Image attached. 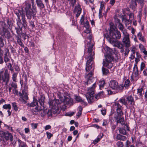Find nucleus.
<instances>
[{"label":"nucleus","instance_id":"f257e3e1","mask_svg":"<svg viewBox=\"0 0 147 147\" xmlns=\"http://www.w3.org/2000/svg\"><path fill=\"white\" fill-rule=\"evenodd\" d=\"M123 108L118 102L114 103L111 108V111L109 115V119L117 120V123H120L122 124L124 123V118L121 117L123 114L122 112Z\"/></svg>","mask_w":147,"mask_h":147},{"label":"nucleus","instance_id":"f03ea898","mask_svg":"<svg viewBox=\"0 0 147 147\" xmlns=\"http://www.w3.org/2000/svg\"><path fill=\"white\" fill-rule=\"evenodd\" d=\"M110 42L113 44L119 49L123 48L124 45L121 42L116 41V39H119L121 37L120 33L116 28L115 25L112 23H110Z\"/></svg>","mask_w":147,"mask_h":147},{"label":"nucleus","instance_id":"7ed1b4c3","mask_svg":"<svg viewBox=\"0 0 147 147\" xmlns=\"http://www.w3.org/2000/svg\"><path fill=\"white\" fill-rule=\"evenodd\" d=\"M94 44H90L85 45L84 55L86 59H87L86 63V70L89 71L93 67V60L94 58V53L93 50Z\"/></svg>","mask_w":147,"mask_h":147},{"label":"nucleus","instance_id":"20e7f679","mask_svg":"<svg viewBox=\"0 0 147 147\" xmlns=\"http://www.w3.org/2000/svg\"><path fill=\"white\" fill-rule=\"evenodd\" d=\"M96 85V83H94L93 84L92 87L88 88L86 94V97L89 103H92L100 98L103 97L105 96L104 92L102 91L95 95V96H94Z\"/></svg>","mask_w":147,"mask_h":147},{"label":"nucleus","instance_id":"39448f33","mask_svg":"<svg viewBox=\"0 0 147 147\" xmlns=\"http://www.w3.org/2000/svg\"><path fill=\"white\" fill-rule=\"evenodd\" d=\"M34 0H32V8L30 4L27 2H25L24 7L26 15L28 19L30 20L32 17L34 18L37 12L36 6L34 4Z\"/></svg>","mask_w":147,"mask_h":147},{"label":"nucleus","instance_id":"423d86ee","mask_svg":"<svg viewBox=\"0 0 147 147\" xmlns=\"http://www.w3.org/2000/svg\"><path fill=\"white\" fill-rule=\"evenodd\" d=\"M59 101V100L55 99L50 100L49 102L50 106L51 107V111L53 114L58 113L59 112V108L61 107L60 104L62 103L61 99H60V102H58Z\"/></svg>","mask_w":147,"mask_h":147},{"label":"nucleus","instance_id":"0eeeda50","mask_svg":"<svg viewBox=\"0 0 147 147\" xmlns=\"http://www.w3.org/2000/svg\"><path fill=\"white\" fill-rule=\"evenodd\" d=\"M84 27L86 28V29L84 30V32L82 34V36L84 37L85 38H87L89 40V41H88L87 42V40H85V43L87 44L85 45H87L89 44V43L92 44L93 43H92L91 42V39L92 38V35L90 34V29L89 27V23L88 21L86 20L85 22L83 24Z\"/></svg>","mask_w":147,"mask_h":147},{"label":"nucleus","instance_id":"6e6552de","mask_svg":"<svg viewBox=\"0 0 147 147\" xmlns=\"http://www.w3.org/2000/svg\"><path fill=\"white\" fill-rule=\"evenodd\" d=\"M129 36V34L127 31H123V38L122 41L124 46L127 48L131 46Z\"/></svg>","mask_w":147,"mask_h":147},{"label":"nucleus","instance_id":"1a4fd4ad","mask_svg":"<svg viewBox=\"0 0 147 147\" xmlns=\"http://www.w3.org/2000/svg\"><path fill=\"white\" fill-rule=\"evenodd\" d=\"M113 60V58L110 56L108 55L105 57V59L103 61V66L109 68H111L113 65V63L111 62Z\"/></svg>","mask_w":147,"mask_h":147},{"label":"nucleus","instance_id":"9d476101","mask_svg":"<svg viewBox=\"0 0 147 147\" xmlns=\"http://www.w3.org/2000/svg\"><path fill=\"white\" fill-rule=\"evenodd\" d=\"M2 71L0 72V82L2 81V82H4L6 85L9 81V75L8 73V71L7 69L5 70L4 75H2Z\"/></svg>","mask_w":147,"mask_h":147},{"label":"nucleus","instance_id":"9b49d317","mask_svg":"<svg viewBox=\"0 0 147 147\" xmlns=\"http://www.w3.org/2000/svg\"><path fill=\"white\" fill-rule=\"evenodd\" d=\"M27 86L25 85L24 86V89L22 90V94L19 99L20 101L24 104L27 102L26 100L28 99L27 95Z\"/></svg>","mask_w":147,"mask_h":147},{"label":"nucleus","instance_id":"f8f14e48","mask_svg":"<svg viewBox=\"0 0 147 147\" xmlns=\"http://www.w3.org/2000/svg\"><path fill=\"white\" fill-rule=\"evenodd\" d=\"M44 100L41 97V99H38V102L39 103V105H37L36 107L35 108V110L37 112H40L44 109L45 108L44 103Z\"/></svg>","mask_w":147,"mask_h":147},{"label":"nucleus","instance_id":"ddd939ff","mask_svg":"<svg viewBox=\"0 0 147 147\" xmlns=\"http://www.w3.org/2000/svg\"><path fill=\"white\" fill-rule=\"evenodd\" d=\"M61 99V100L62 101V103H61L60 104V105L61 104H64L65 105L66 104H69L70 105L72 103V100L71 98L64 96L63 97H60L59 99L57 100H59V102H60V99Z\"/></svg>","mask_w":147,"mask_h":147},{"label":"nucleus","instance_id":"4468645a","mask_svg":"<svg viewBox=\"0 0 147 147\" xmlns=\"http://www.w3.org/2000/svg\"><path fill=\"white\" fill-rule=\"evenodd\" d=\"M92 72H90L85 76V78L87 80V82H85L86 84L88 85L92 82V80L93 79L92 77Z\"/></svg>","mask_w":147,"mask_h":147},{"label":"nucleus","instance_id":"2eb2a0df","mask_svg":"<svg viewBox=\"0 0 147 147\" xmlns=\"http://www.w3.org/2000/svg\"><path fill=\"white\" fill-rule=\"evenodd\" d=\"M4 140H9L10 141L12 142L13 140V137L11 133H9L8 131H5Z\"/></svg>","mask_w":147,"mask_h":147},{"label":"nucleus","instance_id":"dca6fc26","mask_svg":"<svg viewBox=\"0 0 147 147\" xmlns=\"http://www.w3.org/2000/svg\"><path fill=\"white\" fill-rule=\"evenodd\" d=\"M109 86L112 89H116L118 87V84L117 82L115 80L112 81L110 82Z\"/></svg>","mask_w":147,"mask_h":147},{"label":"nucleus","instance_id":"f3484780","mask_svg":"<svg viewBox=\"0 0 147 147\" xmlns=\"http://www.w3.org/2000/svg\"><path fill=\"white\" fill-rule=\"evenodd\" d=\"M82 9L79 5L75 7L74 12L76 13V17L78 18L80 15Z\"/></svg>","mask_w":147,"mask_h":147},{"label":"nucleus","instance_id":"a211bd4d","mask_svg":"<svg viewBox=\"0 0 147 147\" xmlns=\"http://www.w3.org/2000/svg\"><path fill=\"white\" fill-rule=\"evenodd\" d=\"M133 74H134L135 76H137L139 75V72L137 65H134L133 69Z\"/></svg>","mask_w":147,"mask_h":147},{"label":"nucleus","instance_id":"6ab92c4d","mask_svg":"<svg viewBox=\"0 0 147 147\" xmlns=\"http://www.w3.org/2000/svg\"><path fill=\"white\" fill-rule=\"evenodd\" d=\"M38 101L36 99L34 98L33 101L29 105V106L31 107H34L38 105Z\"/></svg>","mask_w":147,"mask_h":147},{"label":"nucleus","instance_id":"aec40b11","mask_svg":"<svg viewBox=\"0 0 147 147\" xmlns=\"http://www.w3.org/2000/svg\"><path fill=\"white\" fill-rule=\"evenodd\" d=\"M116 138L118 140L122 141H125L126 139V138L125 136L121 135L119 134L117 135Z\"/></svg>","mask_w":147,"mask_h":147},{"label":"nucleus","instance_id":"412c9836","mask_svg":"<svg viewBox=\"0 0 147 147\" xmlns=\"http://www.w3.org/2000/svg\"><path fill=\"white\" fill-rule=\"evenodd\" d=\"M0 34L2 36L4 35L5 36V38H7L8 39H9L10 38V34L8 31H7L6 32L3 33L0 32Z\"/></svg>","mask_w":147,"mask_h":147},{"label":"nucleus","instance_id":"4be33fe9","mask_svg":"<svg viewBox=\"0 0 147 147\" xmlns=\"http://www.w3.org/2000/svg\"><path fill=\"white\" fill-rule=\"evenodd\" d=\"M130 81L129 79H126L124 82V87L126 88H127L130 85Z\"/></svg>","mask_w":147,"mask_h":147},{"label":"nucleus","instance_id":"5701e85b","mask_svg":"<svg viewBox=\"0 0 147 147\" xmlns=\"http://www.w3.org/2000/svg\"><path fill=\"white\" fill-rule=\"evenodd\" d=\"M105 84V82L104 80L102 79L99 82L100 88V89H102L104 87Z\"/></svg>","mask_w":147,"mask_h":147},{"label":"nucleus","instance_id":"b1692460","mask_svg":"<svg viewBox=\"0 0 147 147\" xmlns=\"http://www.w3.org/2000/svg\"><path fill=\"white\" fill-rule=\"evenodd\" d=\"M127 99L131 105H133L134 104V99L131 96H128L127 98Z\"/></svg>","mask_w":147,"mask_h":147},{"label":"nucleus","instance_id":"393cba45","mask_svg":"<svg viewBox=\"0 0 147 147\" xmlns=\"http://www.w3.org/2000/svg\"><path fill=\"white\" fill-rule=\"evenodd\" d=\"M137 37L139 38L140 40L144 42L145 41V40L142 36V34L141 32H140L137 34Z\"/></svg>","mask_w":147,"mask_h":147},{"label":"nucleus","instance_id":"a878e982","mask_svg":"<svg viewBox=\"0 0 147 147\" xmlns=\"http://www.w3.org/2000/svg\"><path fill=\"white\" fill-rule=\"evenodd\" d=\"M136 0H132L131 1V6H132V9L135 8L137 6Z\"/></svg>","mask_w":147,"mask_h":147},{"label":"nucleus","instance_id":"bb28decb","mask_svg":"<svg viewBox=\"0 0 147 147\" xmlns=\"http://www.w3.org/2000/svg\"><path fill=\"white\" fill-rule=\"evenodd\" d=\"M37 6L40 8V9H42L44 7V5L42 3V1H39L36 3Z\"/></svg>","mask_w":147,"mask_h":147},{"label":"nucleus","instance_id":"cd10ccee","mask_svg":"<svg viewBox=\"0 0 147 147\" xmlns=\"http://www.w3.org/2000/svg\"><path fill=\"white\" fill-rule=\"evenodd\" d=\"M22 26H24V28H26V27L27 26V22L26 21L25 19L24 18V15H22Z\"/></svg>","mask_w":147,"mask_h":147},{"label":"nucleus","instance_id":"c85d7f7f","mask_svg":"<svg viewBox=\"0 0 147 147\" xmlns=\"http://www.w3.org/2000/svg\"><path fill=\"white\" fill-rule=\"evenodd\" d=\"M102 71L103 74L104 75H107L109 73V70L106 68H105L103 67L102 68Z\"/></svg>","mask_w":147,"mask_h":147},{"label":"nucleus","instance_id":"c756f323","mask_svg":"<svg viewBox=\"0 0 147 147\" xmlns=\"http://www.w3.org/2000/svg\"><path fill=\"white\" fill-rule=\"evenodd\" d=\"M78 112L77 116L79 117L82 114V107L81 106H79L78 108Z\"/></svg>","mask_w":147,"mask_h":147},{"label":"nucleus","instance_id":"7c9ffc66","mask_svg":"<svg viewBox=\"0 0 147 147\" xmlns=\"http://www.w3.org/2000/svg\"><path fill=\"white\" fill-rule=\"evenodd\" d=\"M19 144V147H27L26 143L22 142L20 140H18Z\"/></svg>","mask_w":147,"mask_h":147},{"label":"nucleus","instance_id":"2f4dec72","mask_svg":"<svg viewBox=\"0 0 147 147\" xmlns=\"http://www.w3.org/2000/svg\"><path fill=\"white\" fill-rule=\"evenodd\" d=\"M42 110H43V111L41 113L40 115L41 117H43L47 115V110L45 108Z\"/></svg>","mask_w":147,"mask_h":147},{"label":"nucleus","instance_id":"473e14b6","mask_svg":"<svg viewBox=\"0 0 147 147\" xmlns=\"http://www.w3.org/2000/svg\"><path fill=\"white\" fill-rule=\"evenodd\" d=\"M118 28L122 32L123 34V31H127L124 28L123 25L121 23H119L118 26Z\"/></svg>","mask_w":147,"mask_h":147},{"label":"nucleus","instance_id":"72a5a7b5","mask_svg":"<svg viewBox=\"0 0 147 147\" xmlns=\"http://www.w3.org/2000/svg\"><path fill=\"white\" fill-rule=\"evenodd\" d=\"M17 74L15 73H13L12 76V79L13 82H17Z\"/></svg>","mask_w":147,"mask_h":147},{"label":"nucleus","instance_id":"f704fd0d","mask_svg":"<svg viewBox=\"0 0 147 147\" xmlns=\"http://www.w3.org/2000/svg\"><path fill=\"white\" fill-rule=\"evenodd\" d=\"M3 108L4 109H8L9 110H10L11 109V106L10 104H5L3 106Z\"/></svg>","mask_w":147,"mask_h":147},{"label":"nucleus","instance_id":"c9c22d12","mask_svg":"<svg viewBox=\"0 0 147 147\" xmlns=\"http://www.w3.org/2000/svg\"><path fill=\"white\" fill-rule=\"evenodd\" d=\"M104 50L105 51V52L107 54L110 53L111 51V49L109 47H108L106 46L104 48Z\"/></svg>","mask_w":147,"mask_h":147},{"label":"nucleus","instance_id":"e433bc0d","mask_svg":"<svg viewBox=\"0 0 147 147\" xmlns=\"http://www.w3.org/2000/svg\"><path fill=\"white\" fill-rule=\"evenodd\" d=\"M142 90L143 89L142 88L138 89L137 90V94L140 97L142 96Z\"/></svg>","mask_w":147,"mask_h":147},{"label":"nucleus","instance_id":"4c0bfd02","mask_svg":"<svg viewBox=\"0 0 147 147\" xmlns=\"http://www.w3.org/2000/svg\"><path fill=\"white\" fill-rule=\"evenodd\" d=\"M12 104L14 110L16 111H18V108L17 106L16 103L15 102H13L12 103Z\"/></svg>","mask_w":147,"mask_h":147},{"label":"nucleus","instance_id":"58836bf2","mask_svg":"<svg viewBox=\"0 0 147 147\" xmlns=\"http://www.w3.org/2000/svg\"><path fill=\"white\" fill-rule=\"evenodd\" d=\"M136 2L139 4L142 7H143L144 5V0H136Z\"/></svg>","mask_w":147,"mask_h":147},{"label":"nucleus","instance_id":"ea45409f","mask_svg":"<svg viewBox=\"0 0 147 147\" xmlns=\"http://www.w3.org/2000/svg\"><path fill=\"white\" fill-rule=\"evenodd\" d=\"M76 101H78V102H84V100H82L81 98V97H80L79 96H77L76 97Z\"/></svg>","mask_w":147,"mask_h":147},{"label":"nucleus","instance_id":"a19ab883","mask_svg":"<svg viewBox=\"0 0 147 147\" xmlns=\"http://www.w3.org/2000/svg\"><path fill=\"white\" fill-rule=\"evenodd\" d=\"M9 55H5L4 56V61L6 63L8 62L9 60Z\"/></svg>","mask_w":147,"mask_h":147},{"label":"nucleus","instance_id":"79ce46f5","mask_svg":"<svg viewBox=\"0 0 147 147\" xmlns=\"http://www.w3.org/2000/svg\"><path fill=\"white\" fill-rule=\"evenodd\" d=\"M4 127L7 129L10 130L11 131L13 132V130L12 129V127H10L8 125L6 124H5Z\"/></svg>","mask_w":147,"mask_h":147},{"label":"nucleus","instance_id":"37998d69","mask_svg":"<svg viewBox=\"0 0 147 147\" xmlns=\"http://www.w3.org/2000/svg\"><path fill=\"white\" fill-rule=\"evenodd\" d=\"M53 113L52 112V111H51V109L50 110H47V116L48 117H51L52 116V114Z\"/></svg>","mask_w":147,"mask_h":147},{"label":"nucleus","instance_id":"c03bdc74","mask_svg":"<svg viewBox=\"0 0 147 147\" xmlns=\"http://www.w3.org/2000/svg\"><path fill=\"white\" fill-rule=\"evenodd\" d=\"M6 64L9 69L11 70V72L12 71L13 69L11 64L10 63H8L7 64L6 63Z\"/></svg>","mask_w":147,"mask_h":147},{"label":"nucleus","instance_id":"a18cd8bd","mask_svg":"<svg viewBox=\"0 0 147 147\" xmlns=\"http://www.w3.org/2000/svg\"><path fill=\"white\" fill-rule=\"evenodd\" d=\"M17 24L18 25V27L19 28V29H20V30H22V28L23 26H22V24L21 22H17Z\"/></svg>","mask_w":147,"mask_h":147},{"label":"nucleus","instance_id":"49530a36","mask_svg":"<svg viewBox=\"0 0 147 147\" xmlns=\"http://www.w3.org/2000/svg\"><path fill=\"white\" fill-rule=\"evenodd\" d=\"M18 43L22 47H24V45L22 42L21 41V40L18 38L17 39Z\"/></svg>","mask_w":147,"mask_h":147},{"label":"nucleus","instance_id":"de8ad7c7","mask_svg":"<svg viewBox=\"0 0 147 147\" xmlns=\"http://www.w3.org/2000/svg\"><path fill=\"white\" fill-rule=\"evenodd\" d=\"M134 15L132 13H130L129 15V20L131 22L132 20L134 19Z\"/></svg>","mask_w":147,"mask_h":147},{"label":"nucleus","instance_id":"09e8293b","mask_svg":"<svg viewBox=\"0 0 147 147\" xmlns=\"http://www.w3.org/2000/svg\"><path fill=\"white\" fill-rule=\"evenodd\" d=\"M119 131L120 133L124 135H126V132L125 130L123 129L120 128L119 129Z\"/></svg>","mask_w":147,"mask_h":147},{"label":"nucleus","instance_id":"8fccbe9b","mask_svg":"<svg viewBox=\"0 0 147 147\" xmlns=\"http://www.w3.org/2000/svg\"><path fill=\"white\" fill-rule=\"evenodd\" d=\"M145 66V64L144 62H142L140 65V70L142 71L144 69Z\"/></svg>","mask_w":147,"mask_h":147},{"label":"nucleus","instance_id":"3c124183","mask_svg":"<svg viewBox=\"0 0 147 147\" xmlns=\"http://www.w3.org/2000/svg\"><path fill=\"white\" fill-rule=\"evenodd\" d=\"M131 54H135V51L136 49V47L133 46L131 48Z\"/></svg>","mask_w":147,"mask_h":147},{"label":"nucleus","instance_id":"603ef678","mask_svg":"<svg viewBox=\"0 0 147 147\" xmlns=\"http://www.w3.org/2000/svg\"><path fill=\"white\" fill-rule=\"evenodd\" d=\"M46 134L47 136V138L49 139L53 136V135L50 132H46Z\"/></svg>","mask_w":147,"mask_h":147},{"label":"nucleus","instance_id":"864d4df0","mask_svg":"<svg viewBox=\"0 0 147 147\" xmlns=\"http://www.w3.org/2000/svg\"><path fill=\"white\" fill-rule=\"evenodd\" d=\"M117 145L118 147H123V144L122 142L119 141L117 143Z\"/></svg>","mask_w":147,"mask_h":147},{"label":"nucleus","instance_id":"5fc2aeb1","mask_svg":"<svg viewBox=\"0 0 147 147\" xmlns=\"http://www.w3.org/2000/svg\"><path fill=\"white\" fill-rule=\"evenodd\" d=\"M9 85H10L13 88H17V85L16 84L12 82L11 83H10L9 84Z\"/></svg>","mask_w":147,"mask_h":147},{"label":"nucleus","instance_id":"6e6d98bb","mask_svg":"<svg viewBox=\"0 0 147 147\" xmlns=\"http://www.w3.org/2000/svg\"><path fill=\"white\" fill-rule=\"evenodd\" d=\"M6 85V88L8 89L9 91V93H10V92H11V90L12 89V87L9 85H7V84Z\"/></svg>","mask_w":147,"mask_h":147},{"label":"nucleus","instance_id":"4d7b16f0","mask_svg":"<svg viewBox=\"0 0 147 147\" xmlns=\"http://www.w3.org/2000/svg\"><path fill=\"white\" fill-rule=\"evenodd\" d=\"M31 126L32 129H35L37 128V124L36 123H32L31 124Z\"/></svg>","mask_w":147,"mask_h":147},{"label":"nucleus","instance_id":"13d9d810","mask_svg":"<svg viewBox=\"0 0 147 147\" xmlns=\"http://www.w3.org/2000/svg\"><path fill=\"white\" fill-rule=\"evenodd\" d=\"M129 30H130L131 31V33L134 35L135 32L136 31V30L135 29L133 28L132 27H130L129 28Z\"/></svg>","mask_w":147,"mask_h":147},{"label":"nucleus","instance_id":"bf43d9fd","mask_svg":"<svg viewBox=\"0 0 147 147\" xmlns=\"http://www.w3.org/2000/svg\"><path fill=\"white\" fill-rule=\"evenodd\" d=\"M101 138H97L93 141V143L95 144H96L100 140Z\"/></svg>","mask_w":147,"mask_h":147},{"label":"nucleus","instance_id":"052dcab7","mask_svg":"<svg viewBox=\"0 0 147 147\" xmlns=\"http://www.w3.org/2000/svg\"><path fill=\"white\" fill-rule=\"evenodd\" d=\"M139 47L141 52L145 49V47L141 44H140L139 45Z\"/></svg>","mask_w":147,"mask_h":147},{"label":"nucleus","instance_id":"680f3d73","mask_svg":"<svg viewBox=\"0 0 147 147\" xmlns=\"http://www.w3.org/2000/svg\"><path fill=\"white\" fill-rule=\"evenodd\" d=\"M119 101L122 104H123L124 105H126V103L125 102V100L124 99L122 98L119 100Z\"/></svg>","mask_w":147,"mask_h":147},{"label":"nucleus","instance_id":"e2e57ef3","mask_svg":"<svg viewBox=\"0 0 147 147\" xmlns=\"http://www.w3.org/2000/svg\"><path fill=\"white\" fill-rule=\"evenodd\" d=\"M102 9H102L100 7L99 9V18H100L101 17H102Z\"/></svg>","mask_w":147,"mask_h":147},{"label":"nucleus","instance_id":"0e129e2a","mask_svg":"<svg viewBox=\"0 0 147 147\" xmlns=\"http://www.w3.org/2000/svg\"><path fill=\"white\" fill-rule=\"evenodd\" d=\"M80 23L82 25L84 24V16L83 15L82 16L81 19H80Z\"/></svg>","mask_w":147,"mask_h":147},{"label":"nucleus","instance_id":"69168bd1","mask_svg":"<svg viewBox=\"0 0 147 147\" xmlns=\"http://www.w3.org/2000/svg\"><path fill=\"white\" fill-rule=\"evenodd\" d=\"M51 128V126L49 125H46L45 127H44V129L45 130H47L50 129Z\"/></svg>","mask_w":147,"mask_h":147},{"label":"nucleus","instance_id":"338daca9","mask_svg":"<svg viewBox=\"0 0 147 147\" xmlns=\"http://www.w3.org/2000/svg\"><path fill=\"white\" fill-rule=\"evenodd\" d=\"M139 59L140 58H135V63L134 65H137L138 63L140 61Z\"/></svg>","mask_w":147,"mask_h":147},{"label":"nucleus","instance_id":"774afa93","mask_svg":"<svg viewBox=\"0 0 147 147\" xmlns=\"http://www.w3.org/2000/svg\"><path fill=\"white\" fill-rule=\"evenodd\" d=\"M141 52L144 54V55L145 56H144V58L147 55V51L145 49L142 51Z\"/></svg>","mask_w":147,"mask_h":147}]
</instances>
